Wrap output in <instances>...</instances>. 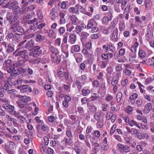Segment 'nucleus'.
Returning <instances> with one entry per match:
<instances>
[{"label": "nucleus", "instance_id": "obj_64", "mask_svg": "<svg viewBox=\"0 0 154 154\" xmlns=\"http://www.w3.org/2000/svg\"><path fill=\"white\" fill-rule=\"evenodd\" d=\"M66 14V11H60L59 12V16L60 18H64Z\"/></svg>", "mask_w": 154, "mask_h": 154}, {"label": "nucleus", "instance_id": "obj_37", "mask_svg": "<svg viewBox=\"0 0 154 154\" xmlns=\"http://www.w3.org/2000/svg\"><path fill=\"white\" fill-rule=\"evenodd\" d=\"M66 137L69 138H73V135L72 131L70 130L67 129L66 131Z\"/></svg>", "mask_w": 154, "mask_h": 154}, {"label": "nucleus", "instance_id": "obj_1", "mask_svg": "<svg viewBox=\"0 0 154 154\" xmlns=\"http://www.w3.org/2000/svg\"><path fill=\"white\" fill-rule=\"evenodd\" d=\"M29 25L30 29L35 30L36 28L39 29H42L46 25L45 23H41L40 21H38V19L34 18L32 20H29L27 21Z\"/></svg>", "mask_w": 154, "mask_h": 154}, {"label": "nucleus", "instance_id": "obj_7", "mask_svg": "<svg viewBox=\"0 0 154 154\" xmlns=\"http://www.w3.org/2000/svg\"><path fill=\"white\" fill-rule=\"evenodd\" d=\"M117 146L120 152L122 153H128L131 150L130 146L128 145H124L123 144L119 143L117 144Z\"/></svg>", "mask_w": 154, "mask_h": 154}, {"label": "nucleus", "instance_id": "obj_22", "mask_svg": "<svg viewBox=\"0 0 154 154\" xmlns=\"http://www.w3.org/2000/svg\"><path fill=\"white\" fill-rule=\"evenodd\" d=\"M28 60L24 59L19 60L18 62L15 63L16 66H17L18 67L23 66H25V63Z\"/></svg>", "mask_w": 154, "mask_h": 154}, {"label": "nucleus", "instance_id": "obj_21", "mask_svg": "<svg viewBox=\"0 0 154 154\" xmlns=\"http://www.w3.org/2000/svg\"><path fill=\"white\" fill-rule=\"evenodd\" d=\"M50 51L52 53L51 55H57L59 53L58 49L53 46H50Z\"/></svg>", "mask_w": 154, "mask_h": 154}, {"label": "nucleus", "instance_id": "obj_50", "mask_svg": "<svg viewBox=\"0 0 154 154\" xmlns=\"http://www.w3.org/2000/svg\"><path fill=\"white\" fill-rule=\"evenodd\" d=\"M18 71H19V74H20V73H22V77L24 78V75L25 74V72L26 71V69H25L23 68H18Z\"/></svg>", "mask_w": 154, "mask_h": 154}, {"label": "nucleus", "instance_id": "obj_51", "mask_svg": "<svg viewBox=\"0 0 154 154\" xmlns=\"http://www.w3.org/2000/svg\"><path fill=\"white\" fill-rule=\"evenodd\" d=\"M5 149L7 152L9 154H14L13 151L9 146L6 145L5 147Z\"/></svg>", "mask_w": 154, "mask_h": 154}, {"label": "nucleus", "instance_id": "obj_42", "mask_svg": "<svg viewBox=\"0 0 154 154\" xmlns=\"http://www.w3.org/2000/svg\"><path fill=\"white\" fill-rule=\"evenodd\" d=\"M99 98V95L96 93H93L91 96L90 97L89 99L91 101H94Z\"/></svg>", "mask_w": 154, "mask_h": 154}, {"label": "nucleus", "instance_id": "obj_20", "mask_svg": "<svg viewBox=\"0 0 154 154\" xmlns=\"http://www.w3.org/2000/svg\"><path fill=\"white\" fill-rule=\"evenodd\" d=\"M51 57L52 62L57 64L59 63L60 61V60L58 58L57 55H51Z\"/></svg>", "mask_w": 154, "mask_h": 154}, {"label": "nucleus", "instance_id": "obj_47", "mask_svg": "<svg viewBox=\"0 0 154 154\" xmlns=\"http://www.w3.org/2000/svg\"><path fill=\"white\" fill-rule=\"evenodd\" d=\"M50 14L52 16H54L57 17V9L54 8H52L50 11Z\"/></svg>", "mask_w": 154, "mask_h": 154}, {"label": "nucleus", "instance_id": "obj_54", "mask_svg": "<svg viewBox=\"0 0 154 154\" xmlns=\"http://www.w3.org/2000/svg\"><path fill=\"white\" fill-rule=\"evenodd\" d=\"M76 85L79 91H80L82 87V83L79 80H77L76 82Z\"/></svg>", "mask_w": 154, "mask_h": 154}, {"label": "nucleus", "instance_id": "obj_9", "mask_svg": "<svg viewBox=\"0 0 154 154\" xmlns=\"http://www.w3.org/2000/svg\"><path fill=\"white\" fill-rule=\"evenodd\" d=\"M2 45L6 49V52L8 54L12 53L14 50V47L10 44H7L5 42H3L2 43Z\"/></svg>", "mask_w": 154, "mask_h": 154}, {"label": "nucleus", "instance_id": "obj_30", "mask_svg": "<svg viewBox=\"0 0 154 154\" xmlns=\"http://www.w3.org/2000/svg\"><path fill=\"white\" fill-rule=\"evenodd\" d=\"M69 11L71 13H73L74 14H79V11H78V10L77 7H75V6L73 7H71L68 9Z\"/></svg>", "mask_w": 154, "mask_h": 154}, {"label": "nucleus", "instance_id": "obj_31", "mask_svg": "<svg viewBox=\"0 0 154 154\" xmlns=\"http://www.w3.org/2000/svg\"><path fill=\"white\" fill-rule=\"evenodd\" d=\"M113 77L112 80L116 79L119 81V79L122 76V73H121V72L117 73L114 72L113 73Z\"/></svg>", "mask_w": 154, "mask_h": 154}, {"label": "nucleus", "instance_id": "obj_59", "mask_svg": "<svg viewBox=\"0 0 154 154\" xmlns=\"http://www.w3.org/2000/svg\"><path fill=\"white\" fill-rule=\"evenodd\" d=\"M108 145L107 143H103L101 146V149L103 151L107 150L108 149Z\"/></svg>", "mask_w": 154, "mask_h": 154}, {"label": "nucleus", "instance_id": "obj_29", "mask_svg": "<svg viewBox=\"0 0 154 154\" xmlns=\"http://www.w3.org/2000/svg\"><path fill=\"white\" fill-rule=\"evenodd\" d=\"M68 45L66 44L62 43L61 45V49L62 51L64 53H68Z\"/></svg>", "mask_w": 154, "mask_h": 154}, {"label": "nucleus", "instance_id": "obj_58", "mask_svg": "<svg viewBox=\"0 0 154 154\" xmlns=\"http://www.w3.org/2000/svg\"><path fill=\"white\" fill-rule=\"evenodd\" d=\"M41 151V152H46L47 151L46 145L44 144H42L40 145Z\"/></svg>", "mask_w": 154, "mask_h": 154}, {"label": "nucleus", "instance_id": "obj_10", "mask_svg": "<svg viewBox=\"0 0 154 154\" xmlns=\"http://www.w3.org/2000/svg\"><path fill=\"white\" fill-rule=\"evenodd\" d=\"M18 67L17 66H16L15 63L12 64L8 70V73H12L13 74L12 75L17 74L18 75L19 74Z\"/></svg>", "mask_w": 154, "mask_h": 154}, {"label": "nucleus", "instance_id": "obj_34", "mask_svg": "<svg viewBox=\"0 0 154 154\" xmlns=\"http://www.w3.org/2000/svg\"><path fill=\"white\" fill-rule=\"evenodd\" d=\"M70 19L72 24L76 25L78 23V19L74 15H72L70 17Z\"/></svg>", "mask_w": 154, "mask_h": 154}, {"label": "nucleus", "instance_id": "obj_62", "mask_svg": "<svg viewBox=\"0 0 154 154\" xmlns=\"http://www.w3.org/2000/svg\"><path fill=\"white\" fill-rule=\"evenodd\" d=\"M65 29L63 27H60L58 29V32L61 35H62L65 32Z\"/></svg>", "mask_w": 154, "mask_h": 154}, {"label": "nucleus", "instance_id": "obj_57", "mask_svg": "<svg viewBox=\"0 0 154 154\" xmlns=\"http://www.w3.org/2000/svg\"><path fill=\"white\" fill-rule=\"evenodd\" d=\"M82 148V147H74V149L77 154H81V151Z\"/></svg>", "mask_w": 154, "mask_h": 154}, {"label": "nucleus", "instance_id": "obj_25", "mask_svg": "<svg viewBox=\"0 0 154 154\" xmlns=\"http://www.w3.org/2000/svg\"><path fill=\"white\" fill-rule=\"evenodd\" d=\"M112 33L110 37L112 40H114L116 38H117L118 36V30L117 28H116L115 30H113Z\"/></svg>", "mask_w": 154, "mask_h": 154}, {"label": "nucleus", "instance_id": "obj_13", "mask_svg": "<svg viewBox=\"0 0 154 154\" xmlns=\"http://www.w3.org/2000/svg\"><path fill=\"white\" fill-rule=\"evenodd\" d=\"M18 2L16 1H14L12 2H11L9 1L6 5L5 6L10 9L12 8L13 9L18 6Z\"/></svg>", "mask_w": 154, "mask_h": 154}, {"label": "nucleus", "instance_id": "obj_35", "mask_svg": "<svg viewBox=\"0 0 154 154\" xmlns=\"http://www.w3.org/2000/svg\"><path fill=\"white\" fill-rule=\"evenodd\" d=\"M36 14L38 18L40 20H42L43 18V15L42 11L41 10H37Z\"/></svg>", "mask_w": 154, "mask_h": 154}, {"label": "nucleus", "instance_id": "obj_26", "mask_svg": "<svg viewBox=\"0 0 154 154\" xmlns=\"http://www.w3.org/2000/svg\"><path fill=\"white\" fill-rule=\"evenodd\" d=\"M34 43V41L33 40H30L27 42L25 45V48L27 49L30 48L33 46Z\"/></svg>", "mask_w": 154, "mask_h": 154}, {"label": "nucleus", "instance_id": "obj_27", "mask_svg": "<svg viewBox=\"0 0 154 154\" xmlns=\"http://www.w3.org/2000/svg\"><path fill=\"white\" fill-rule=\"evenodd\" d=\"M95 23V21L93 19L89 20L87 25V28L89 29L92 28Z\"/></svg>", "mask_w": 154, "mask_h": 154}, {"label": "nucleus", "instance_id": "obj_32", "mask_svg": "<svg viewBox=\"0 0 154 154\" xmlns=\"http://www.w3.org/2000/svg\"><path fill=\"white\" fill-rule=\"evenodd\" d=\"M138 43L137 42H135L134 43V45L131 47V51L134 53H136L137 51V48L138 47Z\"/></svg>", "mask_w": 154, "mask_h": 154}, {"label": "nucleus", "instance_id": "obj_49", "mask_svg": "<svg viewBox=\"0 0 154 154\" xmlns=\"http://www.w3.org/2000/svg\"><path fill=\"white\" fill-rule=\"evenodd\" d=\"M89 109L92 112H94L96 111L97 108L93 104H91L89 106H88Z\"/></svg>", "mask_w": 154, "mask_h": 154}, {"label": "nucleus", "instance_id": "obj_41", "mask_svg": "<svg viewBox=\"0 0 154 154\" xmlns=\"http://www.w3.org/2000/svg\"><path fill=\"white\" fill-rule=\"evenodd\" d=\"M5 117L8 119V121L12 122L14 124L16 123V120L13 118H11L9 115H6L5 116Z\"/></svg>", "mask_w": 154, "mask_h": 154}, {"label": "nucleus", "instance_id": "obj_55", "mask_svg": "<svg viewBox=\"0 0 154 154\" xmlns=\"http://www.w3.org/2000/svg\"><path fill=\"white\" fill-rule=\"evenodd\" d=\"M101 114L100 112H96L94 115L95 119L98 121L100 119Z\"/></svg>", "mask_w": 154, "mask_h": 154}, {"label": "nucleus", "instance_id": "obj_2", "mask_svg": "<svg viewBox=\"0 0 154 154\" xmlns=\"http://www.w3.org/2000/svg\"><path fill=\"white\" fill-rule=\"evenodd\" d=\"M21 50V48H17L13 53V56L15 57H19L22 59L28 60L30 56V52L29 53L28 51L25 49L22 50Z\"/></svg>", "mask_w": 154, "mask_h": 154}, {"label": "nucleus", "instance_id": "obj_48", "mask_svg": "<svg viewBox=\"0 0 154 154\" xmlns=\"http://www.w3.org/2000/svg\"><path fill=\"white\" fill-rule=\"evenodd\" d=\"M66 27L68 31L71 32L75 28L71 24L69 23L66 25Z\"/></svg>", "mask_w": 154, "mask_h": 154}, {"label": "nucleus", "instance_id": "obj_23", "mask_svg": "<svg viewBox=\"0 0 154 154\" xmlns=\"http://www.w3.org/2000/svg\"><path fill=\"white\" fill-rule=\"evenodd\" d=\"M146 36L147 38H146L147 40L148 41H149V38L152 37L153 36V34L152 33V30L151 27L149 28V26H148L147 29V33L146 34Z\"/></svg>", "mask_w": 154, "mask_h": 154}, {"label": "nucleus", "instance_id": "obj_43", "mask_svg": "<svg viewBox=\"0 0 154 154\" xmlns=\"http://www.w3.org/2000/svg\"><path fill=\"white\" fill-rule=\"evenodd\" d=\"M122 94L121 92H119L117 93L116 96V98L118 103H119L121 101L122 97Z\"/></svg>", "mask_w": 154, "mask_h": 154}, {"label": "nucleus", "instance_id": "obj_17", "mask_svg": "<svg viewBox=\"0 0 154 154\" xmlns=\"http://www.w3.org/2000/svg\"><path fill=\"white\" fill-rule=\"evenodd\" d=\"M68 35H69L68 42L72 44H74L76 40V35L72 34H69Z\"/></svg>", "mask_w": 154, "mask_h": 154}, {"label": "nucleus", "instance_id": "obj_8", "mask_svg": "<svg viewBox=\"0 0 154 154\" xmlns=\"http://www.w3.org/2000/svg\"><path fill=\"white\" fill-rule=\"evenodd\" d=\"M2 107L9 112L11 115L14 116L17 115V112L14 110V107L13 106L7 104H4L2 105Z\"/></svg>", "mask_w": 154, "mask_h": 154}, {"label": "nucleus", "instance_id": "obj_33", "mask_svg": "<svg viewBox=\"0 0 154 154\" xmlns=\"http://www.w3.org/2000/svg\"><path fill=\"white\" fill-rule=\"evenodd\" d=\"M138 55L140 57L143 58L146 57V54L143 50L141 49H140L139 51Z\"/></svg>", "mask_w": 154, "mask_h": 154}, {"label": "nucleus", "instance_id": "obj_46", "mask_svg": "<svg viewBox=\"0 0 154 154\" xmlns=\"http://www.w3.org/2000/svg\"><path fill=\"white\" fill-rule=\"evenodd\" d=\"M75 7L77 8L78 11H79V10L82 13H84L85 12V9L82 6L78 4H76L75 5Z\"/></svg>", "mask_w": 154, "mask_h": 154}, {"label": "nucleus", "instance_id": "obj_15", "mask_svg": "<svg viewBox=\"0 0 154 154\" xmlns=\"http://www.w3.org/2000/svg\"><path fill=\"white\" fill-rule=\"evenodd\" d=\"M90 142L92 146H94L93 149V152H94L95 153H97L99 151L98 148L100 146L99 144L97 142H94L91 139L90 140Z\"/></svg>", "mask_w": 154, "mask_h": 154}, {"label": "nucleus", "instance_id": "obj_44", "mask_svg": "<svg viewBox=\"0 0 154 154\" xmlns=\"http://www.w3.org/2000/svg\"><path fill=\"white\" fill-rule=\"evenodd\" d=\"M128 123L130 126L132 127H133L134 125H135L137 127L139 126V124H138L136 121L133 120L129 121Z\"/></svg>", "mask_w": 154, "mask_h": 154}, {"label": "nucleus", "instance_id": "obj_38", "mask_svg": "<svg viewBox=\"0 0 154 154\" xmlns=\"http://www.w3.org/2000/svg\"><path fill=\"white\" fill-rule=\"evenodd\" d=\"M13 14L15 15L20 14L21 11H20V9L19 7L18 6L17 7L13 8Z\"/></svg>", "mask_w": 154, "mask_h": 154}, {"label": "nucleus", "instance_id": "obj_28", "mask_svg": "<svg viewBox=\"0 0 154 154\" xmlns=\"http://www.w3.org/2000/svg\"><path fill=\"white\" fill-rule=\"evenodd\" d=\"M11 60H6L3 64V67L5 68H7L11 66L12 65Z\"/></svg>", "mask_w": 154, "mask_h": 154}, {"label": "nucleus", "instance_id": "obj_14", "mask_svg": "<svg viewBox=\"0 0 154 154\" xmlns=\"http://www.w3.org/2000/svg\"><path fill=\"white\" fill-rule=\"evenodd\" d=\"M33 73L32 69L29 67L26 69L25 74L24 75V78H27L32 77Z\"/></svg>", "mask_w": 154, "mask_h": 154}, {"label": "nucleus", "instance_id": "obj_63", "mask_svg": "<svg viewBox=\"0 0 154 154\" xmlns=\"http://www.w3.org/2000/svg\"><path fill=\"white\" fill-rule=\"evenodd\" d=\"M136 103L138 107H140L142 104L143 101L141 99L139 98L136 101Z\"/></svg>", "mask_w": 154, "mask_h": 154}, {"label": "nucleus", "instance_id": "obj_39", "mask_svg": "<svg viewBox=\"0 0 154 154\" xmlns=\"http://www.w3.org/2000/svg\"><path fill=\"white\" fill-rule=\"evenodd\" d=\"M123 72L125 76H129L132 73L131 71L128 69L125 68L123 70Z\"/></svg>", "mask_w": 154, "mask_h": 154}, {"label": "nucleus", "instance_id": "obj_40", "mask_svg": "<svg viewBox=\"0 0 154 154\" xmlns=\"http://www.w3.org/2000/svg\"><path fill=\"white\" fill-rule=\"evenodd\" d=\"M71 49L73 50L75 52H79L80 50V46L78 45H73L72 46Z\"/></svg>", "mask_w": 154, "mask_h": 154}, {"label": "nucleus", "instance_id": "obj_45", "mask_svg": "<svg viewBox=\"0 0 154 154\" xmlns=\"http://www.w3.org/2000/svg\"><path fill=\"white\" fill-rule=\"evenodd\" d=\"M90 92L89 89H83L82 91V93L83 96H85L88 95Z\"/></svg>", "mask_w": 154, "mask_h": 154}, {"label": "nucleus", "instance_id": "obj_3", "mask_svg": "<svg viewBox=\"0 0 154 154\" xmlns=\"http://www.w3.org/2000/svg\"><path fill=\"white\" fill-rule=\"evenodd\" d=\"M19 23H16L11 25L10 28L14 34L18 35H21L24 33L23 29L19 26Z\"/></svg>", "mask_w": 154, "mask_h": 154}, {"label": "nucleus", "instance_id": "obj_18", "mask_svg": "<svg viewBox=\"0 0 154 154\" xmlns=\"http://www.w3.org/2000/svg\"><path fill=\"white\" fill-rule=\"evenodd\" d=\"M11 85L8 82L6 83L4 86H1L0 89L3 90V92H7L9 89L11 88Z\"/></svg>", "mask_w": 154, "mask_h": 154}, {"label": "nucleus", "instance_id": "obj_60", "mask_svg": "<svg viewBox=\"0 0 154 154\" xmlns=\"http://www.w3.org/2000/svg\"><path fill=\"white\" fill-rule=\"evenodd\" d=\"M92 85L94 88H97L99 86V82L97 80L94 81L92 83Z\"/></svg>", "mask_w": 154, "mask_h": 154}, {"label": "nucleus", "instance_id": "obj_5", "mask_svg": "<svg viewBox=\"0 0 154 154\" xmlns=\"http://www.w3.org/2000/svg\"><path fill=\"white\" fill-rule=\"evenodd\" d=\"M18 17L17 15H14L9 13L6 15V18L10 24H13L16 23H19L18 19Z\"/></svg>", "mask_w": 154, "mask_h": 154}, {"label": "nucleus", "instance_id": "obj_61", "mask_svg": "<svg viewBox=\"0 0 154 154\" xmlns=\"http://www.w3.org/2000/svg\"><path fill=\"white\" fill-rule=\"evenodd\" d=\"M137 128L139 129L144 130L148 129L149 128L147 126H146L144 125H142V124H141L140 125L139 124V126L137 127Z\"/></svg>", "mask_w": 154, "mask_h": 154}, {"label": "nucleus", "instance_id": "obj_19", "mask_svg": "<svg viewBox=\"0 0 154 154\" xmlns=\"http://www.w3.org/2000/svg\"><path fill=\"white\" fill-rule=\"evenodd\" d=\"M39 32H40L38 31L36 32L35 33V34H36L35 37L36 40L37 42L42 41L45 38L44 36L38 34Z\"/></svg>", "mask_w": 154, "mask_h": 154}, {"label": "nucleus", "instance_id": "obj_4", "mask_svg": "<svg viewBox=\"0 0 154 154\" xmlns=\"http://www.w3.org/2000/svg\"><path fill=\"white\" fill-rule=\"evenodd\" d=\"M31 100V98L29 97L22 96L19 98L18 101H17V103L20 108H23L24 107L23 103H28Z\"/></svg>", "mask_w": 154, "mask_h": 154}, {"label": "nucleus", "instance_id": "obj_6", "mask_svg": "<svg viewBox=\"0 0 154 154\" xmlns=\"http://www.w3.org/2000/svg\"><path fill=\"white\" fill-rule=\"evenodd\" d=\"M42 51L39 46L34 47L32 51L30 52V56L36 58L39 56L42 53Z\"/></svg>", "mask_w": 154, "mask_h": 154}, {"label": "nucleus", "instance_id": "obj_12", "mask_svg": "<svg viewBox=\"0 0 154 154\" xmlns=\"http://www.w3.org/2000/svg\"><path fill=\"white\" fill-rule=\"evenodd\" d=\"M117 23V22L115 20H113L111 23L110 25L106 29L104 30V32L106 34H108V32L110 29H112V30H115L114 28L116 25Z\"/></svg>", "mask_w": 154, "mask_h": 154}, {"label": "nucleus", "instance_id": "obj_52", "mask_svg": "<svg viewBox=\"0 0 154 154\" xmlns=\"http://www.w3.org/2000/svg\"><path fill=\"white\" fill-rule=\"evenodd\" d=\"M92 135L96 138H99L100 135V133L98 130H95Z\"/></svg>", "mask_w": 154, "mask_h": 154}, {"label": "nucleus", "instance_id": "obj_11", "mask_svg": "<svg viewBox=\"0 0 154 154\" xmlns=\"http://www.w3.org/2000/svg\"><path fill=\"white\" fill-rule=\"evenodd\" d=\"M32 91L31 88L29 85H23L20 89V92L21 93L31 92Z\"/></svg>", "mask_w": 154, "mask_h": 154}, {"label": "nucleus", "instance_id": "obj_16", "mask_svg": "<svg viewBox=\"0 0 154 154\" xmlns=\"http://www.w3.org/2000/svg\"><path fill=\"white\" fill-rule=\"evenodd\" d=\"M62 142H64L66 145L71 146L73 143V138L65 137Z\"/></svg>", "mask_w": 154, "mask_h": 154}, {"label": "nucleus", "instance_id": "obj_53", "mask_svg": "<svg viewBox=\"0 0 154 154\" xmlns=\"http://www.w3.org/2000/svg\"><path fill=\"white\" fill-rule=\"evenodd\" d=\"M122 69L123 68L122 65H119L116 66L115 68V70L116 71V72H121V73Z\"/></svg>", "mask_w": 154, "mask_h": 154}, {"label": "nucleus", "instance_id": "obj_36", "mask_svg": "<svg viewBox=\"0 0 154 154\" xmlns=\"http://www.w3.org/2000/svg\"><path fill=\"white\" fill-rule=\"evenodd\" d=\"M152 106V104L149 103L146 104L145 107L144 109V111H147V112H149Z\"/></svg>", "mask_w": 154, "mask_h": 154}, {"label": "nucleus", "instance_id": "obj_24", "mask_svg": "<svg viewBox=\"0 0 154 154\" xmlns=\"http://www.w3.org/2000/svg\"><path fill=\"white\" fill-rule=\"evenodd\" d=\"M76 61L77 63L80 62L82 60V55L80 53H76L74 54Z\"/></svg>", "mask_w": 154, "mask_h": 154}, {"label": "nucleus", "instance_id": "obj_56", "mask_svg": "<svg viewBox=\"0 0 154 154\" xmlns=\"http://www.w3.org/2000/svg\"><path fill=\"white\" fill-rule=\"evenodd\" d=\"M119 30L121 31H122L125 30V24L124 22L120 23L119 24Z\"/></svg>", "mask_w": 154, "mask_h": 154}]
</instances>
